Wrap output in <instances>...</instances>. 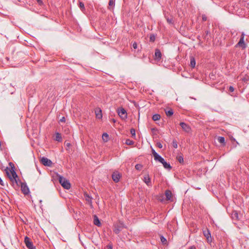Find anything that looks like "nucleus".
<instances>
[{
    "instance_id": "5701e85b",
    "label": "nucleus",
    "mask_w": 249,
    "mask_h": 249,
    "mask_svg": "<svg viewBox=\"0 0 249 249\" xmlns=\"http://www.w3.org/2000/svg\"><path fill=\"white\" fill-rule=\"evenodd\" d=\"M165 111L166 115L168 117H170V116H172L174 113L173 110L171 109L169 110H165Z\"/></svg>"
},
{
    "instance_id": "2eb2a0df",
    "label": "nucleus",
    "mask_w": 249,
    "mask_h": 249,
    "mask_svg": "<svg viewBox=\"0 0 249 249\" xmlns=\"http://www.w3.org/2000/svg\"><path fill=\"white\" fill-rule=\"evenodd\" d=\"M95 115H96V118H97L98 119L102 118V110L100 108L96 109Z\"/></svg>"
},
{
    "instance_id": "1a4fd4ad",
    "label": "nucleus",
    "mask_w": 249,
    "mask_h": 249,
    "mask_svg": "<svg viewBox=\"0 0 249 249\" xmlns=\"http://www.w3.org/2000/svg\"><path fill=\"white\" fill-rule=\"evenodd\" d=\"M244 34L242 33V36L240 39V40L238 42V43L237 44L236 46H240L243 49L245 48L246 47V44L244 42Z\"/></svg>"
},
{
    "instance_id": "4c0bfd02",
    "label": "nucleus",
    "mask_w": 249,
    "mask_h": 249,
    "mask_svg": "<svg viewBox=\"0 0 249 249\" xmlns=\"http://www.w3.org/2000/svg\"><path fill=\"white\" fill-rule=\"evenodd\" d=\"M132 47L134 49H136L137 48V43L134 42L132 44Z\"/></svg>"
},
{
    "instance_id": "4be33fe9",
    "label": "nucleus",
    "mask_w": 249,
    "mask_h": 249,
    "mask_svg": "<svg viewBox=\"0 0 249 249\" xmlns=\"http://www.w3.org/2000/svg\"><path fill=\"white\" fill-rule=\"evenodd\" d=\"M160 118V115L158 114H154L152 117V119L154 121H158Z\"/></svg>"
},
{
    "instance_id": "473e14b6",
    "label": "nucleus",
    "mask_w": 249,
    "mask_h": 249,
    "mask_svg": "<svg viewBox=\"0 0 249 249\" xmlns=\"http://www.w3.org/2000/svg\"><path fill=\"white\" fill-rule=\"evenodd\" d=\"M177 160L179 162V163H182L183 162V158L181 156H178Z\"/></svg>"
},
{
    "instance_id": "b1692460",
    "label": "nucleus",
    "mask_w": 249,
    "mask_h": 249,
    "mask_svg": "<svg viewBox=\"0 0 249 249\" xmlns=\"http://www.w3.org/2000/svg\"><path fill=\"white\" fill-rule=\"evenodd\" d=\"M217 140H218V141L220 143L223 144V145L225 144V138H224V137H219L218 138Z\"/></svg>"
},
{
    "instance_id": "c9c22d12",
    "label": "nucleus",
    "mask_w": 249,
    "mask_h": 249,
    "mask_svg": "<svg viewBox=\"0 0 249 249\" xmlns=\"http://www.w3.org/2000/svg\"><path fill=\"white\" fill-rule=\"evenodd\" d=\"M152 154L154 157V158L156 157V156L158 155L159 154L154 150L152 149Z\"/></svg>"
},
{
    "instance_id": "4468645a",
    "label": "nucleus",
    "mask_w": 249,
    "mask_h": 249,
    "mask_svg": "<svg viewBox=\"0 0 249 249\" xmlns=\"http://www.w3.org/2000/svg\"><path fill=\"white\" fill-rule=\"evenodd\" d=\"M166 199L167 200H170L172 198V193L171 191L167 190L165 191V193Z\"/></svg>"
},
{
    "instance_id": "393cba45",
    "label": "nucleus",
    "mask_w": 249,
    "mask_h": 249,
    "mask_svg": "<svg viewBox=\"0 0 249 249\" xmlns=\"http://www.w3.org/2000/svg\"><path fill=\"white\" fill-rule=\"evenodd\" d=\"M79 6L82 11L84 12V11H85V5L83 2H79Z\"/></svg>"
},
{
    "instance_id": "aec40b11",
    "label": "nucleus",
    "mask_w": 249,
    "mask_h": 249,
    "mask_svg": "<svg viewBox=\"0 0 249 249\" xmlns=\"http://www.w3.org/2000/svg\"><path fill=\"white\" fill-rule=\"evenodd\" d=\"M196 65V60L194 57H191L190 59V66L192 68H195Z\"/></svg>"
},
{
    "instance_id": "a878e982",
    "label": "nucleus",
    "mask_w": 249,
    "mask_h": 249,
    "mask_svg": "<svg viewBox=\"0 0 249 249\" xmlns=\"http://www.w3.org/2000/svg\"><path fill=\"white\" fill-rule=\"evenodd\" d=\"M86 200L91 205L92 200L91 198L88 194L86 195Z\"/></svg>"
},
{
    "instance_id": "f257e3e1",
    "label": "nucleus",
    "mask_w": 249,
    "mask_h": 249,
    "mask_svg": "<svg viewBox=\"0 0 249 249\" xmlns=\"http://www.w3.org/2000/svg\"><path fill=\"white\" fill-rule=\"evenodd\" d=\"M9 165L11 166V168L8 167H6L5 169L6 175L10 181H11L13 183H15L17 185H18V175L16 172L15 171V167L12 162H9Z\"/></svg>"
},
{
    "instance_id": "20e7f679",
    "label": "nucleus",
    "mask_w": 249,
    "mask_h": 249,
    "mask_svg": "<svg viewBox=\"0 0 249 249\" xmlns=\"http://www.w3.org/2000/svg\"><path fill=\"white\" fill-rule=\"evenodd\" d=\"M24 243L28 249H36V247L34 246L32 242L31 241L30 238L28 237H25Z\"/></svg>"
},
{
    "instance_id": "f03ea898",
    "label": "nucleus",
    "mask_w": 249,
    "mask_h": 249,
    "mask_svg": "<svg viewBox=\"0 0 249 249\" xmlns=\"http://www.w3.org/2000/svg\"><path fill=\"white\" fill-rule=\"evenodd\" d=\"M58 179L59 183L64 189L68 190L71 188V185L69 181L66 178L61 176H58Z\"/></svg>"
},
{
    "instance_id": "9b49d317",
    "label": "nucleus",
    "mask_w": 249,
    "mask_h": 249,
    "mask_svg": "<svg viewBox=\"0 0 249 249\" xmlns=\"http://www.w3.org/2000/svg\"><path fill=\"white\" fill-rule=\"evenodd\" d=\"M161 57V53L160 50L158 49L155 50V59L160 60Z\"/></svg>"
},
{
    "instance_id": "412c9836",
    "label": "nucleus",
    "mask_w": 249,
    "mask_h": 249,
    "mask_svg": "<svg viewBox=\"0 0 249 249\" xmlns=\"http://www.w3.org/2000/svg\"><path fill=\"white\" fill-rule=\"evenodd\" d=\"M109 136L107 133H103L102 135V139L104 141L107 142L108 140Z\"/></svg>"
},
{
    "instance_id": "9d476101",
    "label": "nucleus",
    "mask_w": 249,
    "mask_h": 249,
    "mask_svg": "<svg viewBox=\"0 0 249 249\" xmlns=\"http://www.w3.org/2000/svg\"><path fill=\"white\" fill-rule=\"evenodd\" d=\"M121 175L117 172H114L112 175L113 180L115 182H118L120 178Z\"/></svg>"
},
{
    "instance_id": "a211bd4d",
    "label": "nucleus",
    "mask_w": 249,
    "mask_h": 249,
    "mask_svg": "<svg viewBox=\"0 0 249 249\" xmlns=\"http://www.w3.org/2000/svg\"><path fill=\"white\" fill-rule=\"evenodd\" d=\"M21 190H22L23 193L25 195L27 194L29 192L28 187L26 185H25L24 186L22 185L21 186Z\"/></svg>"
},
{
    "instance_id": "a19ab883",
    "label": "nucleus",
    "mask_w": 249,
    "mask_h": 249,
    "mask_svg": "<svg viewBox=\"0 0 249 249\" xmlns=\"http://www.w3.org/2000/svg\"><path fill=\"white\" fill-rule=\"evenodd\" d=\"M37 2L38 3V4L40 6H41L43 4V1L42 0H37Z\"/></svg>"
},
{
    "instance_id": "de8ad7c7",
    "label": "nucleus",
    "mask_w": 249,
    "mask_h": 249,
    "mask_svg": "<svg viewBox=\"0 0 249 249\" xmlns=\"http://www.w3.org/2000/svg\"><path fill=\"white\" fill-rule=\"evenodd\" d=\"M0 151L2 150V146H1V142L0 141Z\"/></svg>"
},
{
    "instance_id": "79ce46f5",
    "label": "nucleus",
    "mask_w": 249,
    "mask_h": 249,
    "mask_svg": "<svg viewBox=\"0 0 249 249\" xmlns=\"http://www.w3.org/2000/svg\"><path fill=\"white\" fill-rule=\"evenodd\" d=\"M234 88L232 86H230L229 87V90L231 91V92H233L234 91Z\"/></svg>"
},
{
    "instance_id": "e433bc0d",
    "label": "nucleus",
    "mask_w": 249,
    "mask_h": 249,
    "mask_svg": "<svg viewBox=\"0 0 249 249\" xmlns=\"http://www.w3.org/2000/svg\"><path fill=\"white\" fill-rule=\"evenodd\" d=\"M207 18L205 15L203 14L202 15V19L203 21H206Z\"/></svg>"
},
{
    "instance_id": "c756f323",
    "label": "nucleus",
    "mask_w": 249,
    "mask_h": 249,
    "mask_svg": "<svg viewBox=\"0 0 249 249\" xmlns=\"http://www.w3.org/2000/svg\"><path fill=\"white\" fill-rule=\"evenodd\" d=\"M142 164H137L136 165H135V168L136 170H141V169L142 168Z\"/></svg>"
},
{
    "instance_id": "423d86ee",
    "label": "nucleus",
    "mask_w": 249,
    "mask_h": 249,
    "mask_svg": "<svg viewBox=\"0 0 249 249\" xmlns=\"http://www.w3.org/2000/svg\"><path fill=\"white\" fill-rule=\"evenodd\" d=\"M118 114L119 116L123 119H125L127 118V114L125 110L121 108L118 110Z\"/></svg>"
},
{
    "instance_id": "58836bf2",
    "label": "nucleus",
    "mask_w": 249,
    "mask_h": 249,
    "mask_svg": "<svg viewBox=\"0 0 249 249\" xmlns=\"http://www.w3.org/2000/svg\"><path fill=\"white\" fill-rule=\"evenodd\" d=\"M156 145L159 148H161L162 147V144L160 142H157Z\"/></svg>"
},
{
    "instance_id": "f704fd0d",
    "label": "nucleus",
    "mask_w": 249,
    "mask_h": 249,
    "mask_svg": "<svg viewBox=\"0 0 249 249\" xmlns=\"http://www.w3.org/2000/svg\"><path fill=\"white\" fill-rule=\"evenodd\" d=\"M109 6H113L115 5V0H109V3H108Z\"/></svg>"
},
{
    "instance_id": "dca6fc26",
    "label": "nucleus",
    "mask_w": 249,
    "mask_h": 249,
    "mask_svg": "<svg viewBox=\"0 0 249 249\" xmlns=\"http://www.w3.org/2000/svg\"><path fill=\"white\" fill-rule=\"evenodd\" d=\"M163 164V167L167 169L170 170L172 168V167L171 166L170 164L167 162H166L165 160H164V161L163 162H161Z\"/></svg>"
},
{
    "instance_id": "a18cd8bd",
    "label": "nucleus",
    "mask_w": 249,
    "mask_h": 249,
    "mask_svg": "<svg viewBox=\"0 0 249 249\" xmlns=\"http://www.w3.org/2000/svg\"><path fill=\"white\" fill-rule=\"evenodd\" d=\"M66 145L67 147H69L71 145V144L69 142H67L66 143Z\"/></svg>"
},
{
    "instance_id": "09e8293b",
    "label": "nucleus",
    "mask_w": 249,
    "mask_h": 249,
    "mask_svg": "<svg viewBox=\"0 0 249 249\" xmlns=\"http://www.w3.org/2000/svg\"><path fill=\"white\" fill-rule=\"evenodd\" d=\"M206 34L207 35H208L209 34V32L208 31H206Z\"/></svg>"
},
{
    "instance_id": "2f4dec72",
    "label": "nucleus",
    "mask_w": 249,
    "mask_h": 249,
    "mask_svg": "<svg viewBox=\"0 0 249 249\" xmlns=\"http://www.w3.org/2000/svg\"><path fill=\"white\" fill-rule=\"evenodd\" d=\"M232 216L234 218L238 219V214L236 212H234L232 214Z\"/></svg>"
},
{
    "instance_id": "39448f33",
    "label": "nucleus",
    "mask_w": 249,
    "mask_h": 249,
    "mask_svg": "<svg viewBox=\"0 0 249 249\" xmlns=\"http://www.w3.org/2000/svg\"><path fill=\"white\" fill-rule=\"evenodd\" d=\"M179 125L181 127L182 129L186 133H190L191 131V128L190 126L184 122L180 123Z\"/></svg>"
},
{
    "instance_id": "f8f14e48",
    "label": "nucleus",
    "mask_w": 249,
    "mask_h": 249,
    "mask_svg": "<svg viewBox=\"0 0 249 249\" xmlns=\"http://www.w3.org/2000/svg\"><path fill=\"white\" fill-rule=\"evenodd\" d=\"M93 222H94V224L98 226V227H100L101 226V223L99 220V219L98 218V217L96 215H94V217H93Z\"/></svg>"
},
{
    "instance_id": "cd10ccee",
    "label": "nucleus",
    "mask_w": 249,
    "mask_h": 249,
    "mask_svg": "<svg viewBox=\"0 0 249 249\" xmlns=\"http://www.w3.org/2000/svg\"><path fill=\"white\" fill-rule=\"evenodd\" d=\"M166 20H167L168 23H169V24H173V23L174 20H173V19L172 18H167V17H166Z\"/></svg>"
},
{
    "instance_id": "37998d69",
    "label": "nucleus",
    "mask_w": 249,
    "mask_h": 249,
    "mask_svg": "<svg viewBox=\"0 0 249 249\" xmlns=\"http://www.w3.org/2000/svg\"><path fill=\"white\" fill-rule=\"evenodd\" d=\"M66 121L65 118L64 117H63L60 120V122L65 123Z\"/></svg>"
},
{
    "instance_id": "7ed1b4c3",
    "label": "nucleus",
    "mask_w": 249,
    "mask_h": 249,
    "mask_svg": "<svg viewBox=\"0 0 249 249\" xmlns=\"http://www.w3.org/2000/svg\"><path fill=\"white\" fill-rule=\"evenodd\" d=\"M124 228H125V226L124 223L119 221L114 225L113 231L116 234H118Z\"/></svg>"
},
{
    "instance_id": "c85d7f7f",
    "label": "nucleus",
    "mask_w": 249,
    "mask_h": 249,
    "mask_svg": "<svg viewBox=\"0 0 249 249\" xmlns=\"http://www.w3.org/2000/svg\"><path fill=\"white\" fill-rule=\"evenodd\" d=\"M172 144V146L175 148H177L178 147V142L176 140H173Z\"/></svg>"
},
{
    "instance_id": "49530a36",
    "label": "nucleus",
    "mask_w": 249,
    "mask_h": 249,
    "mask_svg": "<svg viewBox=\"0 0 249 249\" xmlns=\"http://www.w3.org/2000/svg\"><path fill=\"white\" fill-rule=\"evenodd\" d=\"M189 249H196L195 246H191Z\"/></svg>"
},
{
    "instance_id": "7c9ffc66",
    "label": "nucleus",
    "mask_w": 249,
    "mask_h": 249,
    "mask_svg": "<svg viewBox=\"0 0 249 249\" xmlns=\"http://www.w3.org/2000/svg\"><path fill=\"white\" fill-rule=\"evenodd\" d=\"M160 241L163 244H165L167 242L166 238H165L163 236H160Z\"/></svg>"
},
{
    "instance_id": "72a5a7b5",
    "label": "nucleus",
    "mask_w": 249,
    "mask_h": 249,
    "mask_svg": "<svg viewBox=\"0 0 249 249\" xmlns=\"http://www.w3.org/2000/svg\"><path fill=\"white\" fill-rule=\"evenodd\" d=\"M130 133L132 135V136L133 137H135V136H136V133H135V129L134 128H131L130 129Z\"/></svg>"
},
{
    "instance_id": "ea45409f",
    "label": "nucleus",
    "mask_w": 249,
    "mask_h": 249,
    "mask_svg": "<svg viewBox=\"0 0 249 249\" xmlns=\"http://www.w3.org/2000/svg\"><path fill=\"white\" fill-rule=\"evenodd\" d=\"M155 36H151L150 37V40L151 41H155Z\"/></svg>"
},
{
    "instance_id": "6e6552de",
    "label": "nucleus",
    "mask_w": 249,
    "mask_h": 249,
    "mask_svg": "<svg viewBox=\"0 0 249 249\" xmlns=\"http://www.w3.org/2000/svg\"><path fill=\"white\" fill-rule=\"evenodd\" d=\"M142 180L148 186H152V184L151 181V178L148 174L145 175L143 176Z\"/></svg>"
},
{
    "instance_id": "ddd939ff",
    "label": "nucleus",
    "mask_w": 249,
    "mask_h": 249,
    "mask_svg": "<svg viewBox=\"0 0 249 249\" xmlns=\"http://www.w3.org/2000/svg\"><path fill=\"white\" fill-rule=\"evenodd\" d=\"M203 233L204 236L207 238L208 240H209V238L211 237L209 230L206 229L205 230L203 231Z\"/></svg>"
},
{
    "instance_id": "6ab92c4d",
    "label": "nucleus",
    "mask_w": 249,
    "mask_h": 249,
    "mask_svg": "<svg viewBox=\"0 0 249 249\" xmlns=\"http://www.w3.org/2000/svg\"><path fill=\"white\" fill-rule=\"evenodd\" d=\"M154 160H156V161H159L161 163V162H163L164 161V159L163 158H162L160 155H158L157 156H156V157H155L154 158Z\"/></svg>"
},
{
    "instance_id": "f3484780",
    "label": "nucleus",
    "mask_w": 249,
    "mask_h": 249,
    "mask_svg": "<svg viewBox=\"0 0 249 249\" xmlns=\"http://www.w3.org/2000/svg\"><path fill=\"white\" fill-rule=\"evenodd\" d=\"M62 137H61V135L60 133H58V132H56L55 133V140L57 141V142H61L62 141Z\"/></svg>"
},
{
    "instance_id": "c03bdc74",
    "label": "nucleus",
    "mask_w": 249,
    "mask_h": 249,
    "mask_svg": "<svg viewBox=\"0 0 249 249\" xmlns=\"http://www.w3.org/2000/svg\"><path fill=\"white\" fill-rule=\"evenodd\" d=\"M107 249H112L111 245H109L107 246Z\"/></svg>"
},
{
    "instance_id": "bb28decb",
    "label": "nucleus",
    "mask_w": 249,
    "mask_h": 249,
    "mask_svg": "<svg viewBox=\"0 0 249 249\" xmlns=\"http://www.w3.org/2000/svg\"><path fill=\"white\" fill-rule=\"evenodd\" d=\"M134 143V142L130 139H126L125 141V144L128 145H132Z\"/></svg>"
},
{
    "instance_id": "0eeeda50",
    "label": "nucleus",
    "mask_w": 249,
    "mask_h": 249,
    "mask_svg": "<svg viewBox=\"0 0 249 249\" xmlns=\"http://www.w3.org/2000/svg\"><path fill=\"white\" fill-rule=\"evenodd\" d=\"M41 162L42 164L47 166H51L52 161L46 157H42L41 159Z\"/></svg>"
}]
</instances>
